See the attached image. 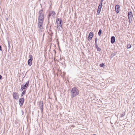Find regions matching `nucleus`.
<instances>
[{"instance_id":"obj_1","label":"nucleus","mask_w":135,"mask_h":135,"mask_svg":"<svg viewBox=\"0 0 135 135\" xmlns=\"http://www.w3.org/2000/svg\"><path fill=\"white\" fill-rule=\"evenodd\" d=\"M79 91L77 88L74 87L72 88L71 90V96L72 98H73L78 95L79 93Z\"/></svg>"},{"instance_id":"obj_2","label":"nucleus","mask_w":135,"mask_h":135,"mask_svg":"<svg viewBox=\"0 0 135 135\" xmlns=\"http://www.w3.org/2000/svg\"><path fill=\"white\" fill-rule=\"evenodd\" d=\"M29 83V80L25 84H22L21 86V91H23V90L26 89L28 86Z\"/></svg>"},{"instance_id":"obj_3","label":"nucleus","mask_w":135,"mask_h":135,"mask_svg":"<svg viewBox=\"0 0 135 135\" xmlns=\"http://www.w3.org/2000/svg\"><path fill=\"white\" fill-rule=\"evenodd\" d=\"M39 15L38 20H44V13L43 12V10L40 11L39 12Z\"/></svg>"},{"instance_id":"obj_4","label":"nucleus","mask_w":135,"mask_h":135,"mask_svg":"<svg viewBox=\"0 0 135 135\" xmlns=\"http://www.w3.org/2000/svg\"><path fill=\"white\" fill-rule=\"evenodd\" d=\"M44 20H38V27L41 29L43 28V25Z\"/></svg>"},{"instance_id":"obj_5","label":"nucleus","mask_w":135,"mask_h":135,"mask_svg":"<svg viewBox=\"0 0 135 135\" xmlns=\"http://www.w3.org/2000/svg\"><path fill=\"white\" fill-rule=\"evenodd\" d=\"M29 57L30 59L28 60V64L29 66H31L32 63V61L33 60L32 56L31 55H29Z\"/></svg>"},{"instance_id":"obj_6","label":"nucleus","mask_w":135,"mask_h":135,"mask_svg":"<svg viewBox=\"0 0 135 135\" xmlns=\"http://www.w3.org/2000/svg\"><path fill=\"white\" fill-rule=\"evenodd\" d=\"M13 98L16 100L18 99L19 98V95L18 93L13 92Z\"/></svg>"},{"instance_id":"obj_7","label":"nucleus","mask_w":135,"mask_h":135,"mask_svg":"<svg viewBox=\"0 0 135 135\" xmlns=\"http://www.w3.org/2000/svg\"><path fill=\"white\" fill-rule=\"evenodd\" d=\"M24 100L25 99L24 98H22L19 99V102L20 106H22L23 105Z\"/></svg>"},{"instance_id":"obj_8","label":"nucleus","mask_w":135,"mask_h":135,"mask_svg":"<svg viewBox=\"0 0 135 135\" xmlns=\"http://www.w3.org/2000/svg\"><path fill=\"white\" fill-rule=\"evenodd\" d=\"M56 22V23L57 24V26H60V25H61L62 23V21L61 19H57Z\"/></svg>"},{"instance_id":"obj_9","label":"nucleus","mask_w":135,"mask_h":135,"mask_svg":"<svg viewBox=\"0 0 135 135\" xmlns=\"http://www.w3.org/2000/svg\"><path fill=\"white\" fill-rule=\"evenodd\" d=\"M93 36V32H91L89 33L88 37V40L89 41L91 40Z\"/></svg>"},{"instance_id":"obj_10","label":"nucleus","mask_w":135,"mask_h":135,"mask_svg":"<svg viewBox=\"0 0 135 135\" xmlns=\"http://www.w3.org/2000/svg\"><path fill=\"white\" fill-rule=\"evenodd\" d=\"M39 106L40 107V108L41 109V112H43V103L42 102L40 101L39 102Z\"/></svg>"},{"instance_id":"obj_11","label":"nucleus","mask_w":135,"mask_h":135,"mask_svg":"<svg viewBox=\"0 0 135 135\" xmlns=\"http://www.w3.org/2000/svg\"><path fill=\"white\" fill-rule=\"evenodd\" d=\"M119 8L120 6L119 5H117L115 6V9L116 10V12L117 13H118L119 12Z\"/></svg>"},{"instance_id":"obj_12","label":"nucleus","mask_w":135,"mask_h":135,"mask_svg":"<svg viewBox=\"0 0 135 135\" xmlns=\"http://www.w3.org/2000/svg\"><path fill=\"white\" fill-rule=\"evenodd\" d=\"M133 17L132 12H129L128 13V18H132Z\"/></svg>"},{"instance_id":"obj_13","label":"nucleus","mask_w":135,"mask_h":135,"mask_svg":"<svg viewBox=\"0 0 135 135\" xmlns=\"http://www.w3.org/2000/svg\"><path fill=\"white\" fill-rule=\"evenodd\" d=\"M115 38L114 36H112L111 38V42L113 44L115 42Z\"/></svg>"},{"instance_id":"obj_14","label":"nucleus","mask_w":135,"mask_h":135,"mask_svg":"<svg viewBox=\"0 0 135 135\" xmlns=\"http://www.w3.org/2000/svg\"><path fill=\"white\" fill-rule=\"evenodd\" d=\"M50 15H51L52 16L55 15L56 14L55 12L53 11H50Z\"/></svg>"},{"instance_id":"obj_15","label":"nucleus","mask_w":135,"mask_h":135,"mask_svg":"<svg viewBox=\"0 0 135 135\" xmlns=\"http://www.w3.org/2000/svg\"><path fill=\"white\" fill-rule=\"evenodd\" d=\"M26 92V90H24L21 94V97H22L25 94Z\"/></svg>"},{"instance_id":"obj_16","label":"nucleus","mask_w":135,"mask_h":135,"mask_svg":"<svg viewBox=\"0 0 135 135\" xmlns=\"http://www.w3.org/2000/svg\"><path fill=\"white\" fill-rule=\"evenodd\" d=\"M131 47V45L130 44H127V49H130Z\"/></svg>"},{"instance_id":"obj_17","label":"nucleus","mask_w":135,"mask_h":135,"mask_svg":"<svg viewBox=\"0 0 135 135\" xmlns=\"http://www.w3.org/2000/svg\"><path fill=\"white\" fill-rule=\"evenodd\" d=\"M102 32V30L101 29L99 30L98 32V34L99 36H100Z\"/></svg>"},{"instance_id":"obj_18","label":"nucleus","mask_w":135,"mask_h":135,"mask_svg":"<svg viewBox=\"0 0 135 135\" xmlns=\"http://www.w3.org/2000/svg\"><path fill=\"white\" fill-rule=\"evenodd\" d=\"M102 7L100 6H99L98 7V10L101 11Z\"/></svg>"},{"instance_id":"obj_19","label":"nucleus","mask_w":135,"mask_h":135,"mask_svg":"<svg viewBox=\"0 0 135 135\" xmlns=\"http://www.w3.org/2000/svg\"><path fill=\"white\" fill-rule=\"evenodd\" d=\"M100 66V67H103L105 65L103 63L100 64L99 65Z\"/></svg>"},{"instance_id":"obj_20","label":"nucleus","mask_w":135,"mask_h":135,"mask_svg":"<svg viewBox=\"0 0 135 135\" xmlns=\"http://www.w3.org/2000/svg\"><path fill=\"white\" fill-rule=\"evenodd\" d=\"M129 19V24H130L132 21V18H128Z\"/></svg>"},{"instance_id":"obj_21","label":"nucleus","mask_w":135,"mask_h":135,"mask_svg":"<svg viewBox=\"0 0 135 135\" xmlns=\"http://www.w3.org/2000/svg\"><path fill=\"white\" fill-rule=\"evenodd\" d=\"M51 16V15H50V13L49 15H48V22L49 23V18L50 17V16Z\"/></svg>"},{"instance_id":"obj_22","label":"nucleus","mask_w":135,"mask_h":135,"mask_svg":"<svg viewBox=\"0 0 135 135\" xmlns=\"http://www.w3.org/2000/svg\"><path fill=\"white\" fill-rule=\"evenodd\" d=\"M97 49L98 51H101V49L100 48L98 47L97 48Z\"/></svg>"},{"instance_id":"obj_23","label":"nucleus","mask_w":135,"mask_h":135,"mask_svg":"<svg viewBox=\"0 0 135 135\" xmlns=\"http://www.w3.org/2000/svg\"><path fill=\"white\" fill-rule=\"evenodd\" d=\"M101 11L99 10H97V14L98 15H99V14Z\"/></svg>"},{"instance_id":"obj_24","label":"nucleus","mask_w":135,"mask_h":135,"mask_svg":"<svg viewBox=\"0 0 135 135\" xmlns=\"http://www.w3.org/2000/svg\"><path fill=\"white\" fill-rule=\"evenodd\" d=\"M95 48H97L98 47L97 44L96 43H95Z\"/></svg>"},{"instance_id":"obj_25","label":"nucleus","mask_w":135,"mask_h":135,"mask_svg":"<svg viewBox=\"0 0 135 135\" xmlns=\"http://www.w3.org/2000/svg\"><path fill=\"white\" fill-rule=\"evenodd\" d=\"M57 28H58V29H59V30H60L61 28V27H60V26H57Z\"/></svg>"},{"instance_id":"obj_26","label":"nucleus","mask_w":135,"mask_h":135,"mask_svg":"<svg viewBox=\"0 0 135 135\" xmlns=\"http://www.w3.org/2000/svg\"><path fill=\"white\" fill-rule=\"evenodd\" d=\"M124 115H125V114H124V113L122 114L121 115L120 117H123L124 116Z\"/></svg>"},{"instance_id":"obj_27","label":"nucleus","mask_w":135,"mask_h":135,"mask_svg":"<svg viewBox=\"0 0 135 135\" xmlns=\"http://www.w3.org/2000/svg\"><path fill=\"white\" fill-rule=\"evenodd\" d=\"M97 41L98 39L97 38H96L95 39V43H97Z\"/></svg>"},{"instance_id":"obj_28","label":"nucleus","mask_w":135,"mask_h":135,"mask_svg":"<svg viewBox=\"0 0 135 135\" xmlns=\"http://www.w3.org/2000/svg\"><path fill=\"white\" fill-rule=\"evenodd\" d=\"M101 6V7H102V2H100V3L99 4V6Z\"/></svg>"},{"instance_id":"obj_29","label":"nucleus","mask_w":135,"mask_h":135,"mask_svg":"<svg viewBox=\"0 0 135 135\" xmlns=\"http://www.w3.org/2000/svg\"><path fill=\"white\" fill-rule=\"evenodd\" d=\"M2 47H1V45H0V50L2 51Z\"/></svg>"},{"instance_id":"obj_30","label":"nucleus","mask_w":135,"mask_h":135,"mask_svg":"<svg viewBox=\"0 0 135 135\" xmlns=\"http://www.w3.org/2000/svg\"><path fill=\"white\" fill-rule=\"evenodd\" d=\"M62 24H61V25H60V27H61V28H62Z\"/></svg>"},{"instance_id":"obj_31","label":"nucleus","mask_w":135,"mask_h":135,"mask_svg":"<svg viewBox=\"0 0 135 135\" xmlns=\"http://www.w3.org/2000/svg\"><path fill=\"white\" fill-rule=\"evenodd\" d=\"M2 78V76L0 75V80L1 79V78Z\"/></svg>"},{"instance_id":"obj_32","label":"nucleus","mask_w":135,"mask_h":135,"mask_svg":"<svg viewBox=\"0 0 135 135\" xmlns=\"http://www.w3.org/2000/svg\"><path fill=\"white\" fill-rule=\"evenodd\" d=\"M103 0H100V2H103Z\"/></svg>"},{"instance_id":"obj_33","label":"nucleus","mask_w":135,"mask_h":135,"mask_svg":"<svg viewBox=\"0 0 135 135\" xmlns=\"http://www.w3.org/2000/svg\"><path fill=\"white\" fill-rule=\"evenodd\" d=\"M48 25H47V27L48 26Z\"/></svg>"}]
</instances>
